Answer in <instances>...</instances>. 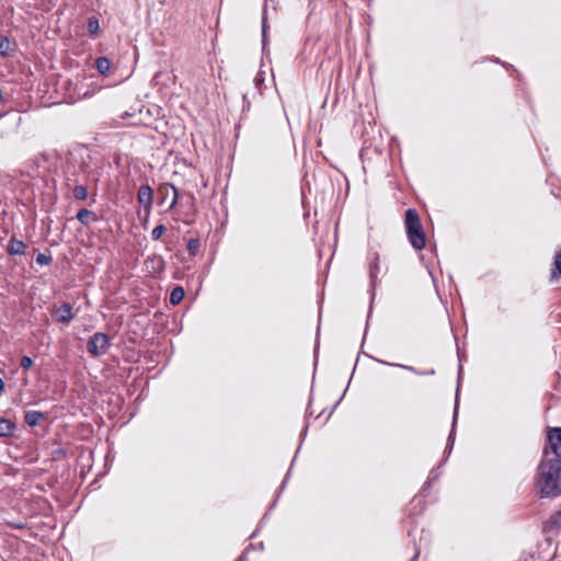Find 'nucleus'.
<instances>
[{
	"instance_id": "obj_1",
	"label": "nucleus",
	"mask_w": 561,
	"mask_h": 561,
	"mask_svg": "<svg viewBox=\"0 0 561 561\" xmlns=\"http://www.w3.org/2000/svg\"><path fill=\"white\" fill-rule=\"evenodd\" d=\"M561 462L559 458H550L543 451V459L538 467L537 488L543 497H556L561 494L560 486Z\"/></svg>"
},
{
	"instance_id": "obj_2",
	"label": "nucleus",
	"mask_w": 561,
	"mask_h": 561,
	"mask_svg": "<svg viewBox=\"0 0 561 561\" xmlns=\"http://www.w3.org/2000/svg\"><path fill=\"white\" fill-rule=\"evenodd\" d=\"M404 226L408 239L415 250H422L425 247V233L421 224L417 211L413 208H409L405 211Z\"/></svg>"
},
{
	"instance_id": "obj_3",
	"label": "nucleus",
	"mask_w": 561,
	"mask_h": 561,
	"mask_svg": "<svg viewBox=\"0 0 561 561\" xmlns=\"http://www.w3.org/2000/svg\"><path fill=\"white\" fill-rule=\"evenodd\" d=\"M110 337L102 332L94 333L88 341L87 348L91 356L100 357L110 348Z\"/></svg>"
},
{
	"instance_id": "obj_4",
	"label": "nucleus",
	"mask_w": 561,
	"mask_h": 561,
	"mask_svg": "<svg viewBox=\"0 0 561 561\" xmlns=\"http://www.w3.org/2000/svg\"><path fill=\"white\" fill-rule=\"evenodd\" d=\"M548 443L550 449L545 448V451L549 453L550 458H559L561 462V427H554L548 432Z\"/></svg>"
},
{
	"instance_id": "obj_5",
	"label": "nucleus",
	"mask_w": 561,
	"mask_h": 561,
	"mask_svg": "<svg viewBox=\"0 0 561 561\" xmlns=\"http://www.w3.org/2000/svg\"><path fill=\"white\" fill-rule=\"evenodd\" d=\"M53 314L55 316L57 322H60L64 324L70 323L72 321V319L75 318V314L72 312V307L70 304H67V302H65L60 307L56 308L53 311Z\"/></svg>"
},
{
	"instance_id": "obj_6",
	"label": "nucleus",
	"mask_w": 561,
	"mask_h": 561,
	"mask_svg": "<svg viewBox=\"0 0 561 561\" xmlns=\"http://www.w3.org/2000/svg\"><path fill=\"white\" fill-rule=\"evenodd\" d=\"M138 202L149 211L152 207L153 191L149 185H141L137 194Z\"/></svg>"
},
{
	"instance_id": "obj_7",
	"label": "nucleus",
	"mask_w": 561,
	"mask_h": 561,
	"mask_svg": "<svg viewBox=\"0 0 561 561\" xmlns=\"http://www.w3.org/2000/svg\"><path fill=\"white\" fill-rule=\"evenodd\" d=\"M15 431V424L4 417H0V437H10Z\"/></svg>"
},
{
	"instance_id": "obj_8",
	"label": "nucleus",
	"mask_w": 561,
	"mask_h": 561,
	"mask_svg": "<svg viewBox=\"0 0 561 561\" xmlns=\"http://www.w3.org/2000/svg\"><path fill=\"white\" fill-rule=\"evenodd\" d=\"M25 243L21 240L11 239L8 245V252L12 255L23 254L25 251Z\"/></svg>"
},
{
	"instance_id": "obj_9",
	"label": "nucleus",
	"mask_w": 561,
	"mask_h": 561,
	"mask_svg": "<svg viewBox=\"0 0 561 561\" xmlns=\"http://www.w3.org/2000/svg\"><path fill=\"white\" fill-rule=\"evenodd\" d=\"M44 419V413L39 411H26L24 415L25 423L30 426H36Z\"/></svg>"
},
{
	"instance_id": "obj_10",
	"label": "nucleus",
	"mask_w": 561,
	"mask_h": 561,
	"mask_svg": "<svg viewBox=\"0 0 561 561\" xmlns=\"http://www.w3.org/2000/svg\"><path fill=\"white\" fill-rule=\"evenodd\" d=\"M14 51V46L11 44L7 36H0V55L9 57Z\"/></svg>"
},
{
	"instance_id": "obj_11",
	"label": "nucleus",
	"mask_w": 561,
	"mask_h": 561,
	"mask_svg": "<svg viewBox=\"0 0 561 561\" xmlns=\"http://www.w3.org/2000/svg\"><path fill=\"white\" fill-rule=\"evenodd\" d=\"M111 66H112V62L107 57H99L95 60V67H96L98 71L103 76L108 75Z\"/></svg>"
},
{
	"instance_id": "obj_12",
	"label": "nucleus",
	"mask_w": 561,
	"mask_h": 561,
	"mask_svg": "<svg viewBox=\"0 0 561 561\" xmlns=\"http://www.w3.org/2000/svg\"><path fill=\"white\" fill-rule=\"evenodd\" d=\"M170 190L173 193V198H172V202L170 204V208H173L178 204L179 198H180L178 188L173 184H169V183H164V184H162L159 187V192H163L164 191L165 194H168Z\"/></svg>"
},
{
	"instance_id": "obj_13",
	"label": "nucleus",
	"mask_w": 561,
	"mask_h": 561,
	"mask_svg": "<svg viewBox=\"0 0 561 561\" xmlns=\"http://www.w3.org/2000/svg\"><path fill=\"white\" fill-rule=\"evenodd\" d=\"M184 295V289L181 286H176L175 288L172 289L170 294V302L172 305L180 304L183 300Z\"/></svg>"
},
{
	"instance_id": "obj_14",
	"label": "nucleus",
	"mask_w": 561,
	"mask_h": 561,
	"mask_svg": "<svg viewBox=\"0 0 561 561\" xmlns=\"http://www.w3.org/2000/svg\"><path fill=\"white\" fill-rule=\"evenodd\" d=\"M91 217H93V213L85 208L80 209L76 216V218L84 226H88L90 224Z\"/></svg>"
},
{
	"instance_id": "obj_15",
	"label": "nucleus",
	"mask_w": 561,
	"mask_h": 561,
	"mask_svg": "<svg viewBox=\"0 0 561 561\" xmlns=\"http://www.w3.org/2000/svg\"><path fill=\"white\" fill-rule=\"evenodd\" d=\"M73 197L79 201H83L88 196V190L84 185H77L73 187Z\"/></svg>"
},
{
	"instance_id": "obj_16",
	"label": "nucleus",
	"mask_w": 561,
	"mask_h": 561,
	"mask_svg": "<svg viewBox=\"0 0 561 561\" xmlns=\"http://www.w3.org/2000/svg\"><path fill=\"white\" fill-rule=\"evenodd\" d=\"M199 241L198 239H190L187 242V251L190 254L195 255L199 251Z\"/></svg>"
},
{
	"instance_id": "obj_17",
	"label": "nucleus",
	"mask_w": 561,
	"mask_h": 561,
	"mask_svg": "<svg viewBox=\"0 0 561 561\" xmlns=\"http://www.w3.org/2000/svg\"><path fill=\"white\" fill-rule=\"evenodd\" d=\"M165 232V227L163 225L156 226L151 231V238L153 240H159L163 233Z\"/></svg>"
},
{
	"instance_id": "obj_18",
	"label": "nucleus",
	"mask_w": 561,
	"mask_h": 561,
	"mask_svg": "<svg viewBox=\"0 0 561 561\" xmlns=\"http://www.w3.org/2000/svg\"><path fill=\"white\" fill-rule=\"evenodd\" d=\"M378 255L376 254L374 257V261L370 263L369 274L370 278L374 279L377 276L378 273Z\"/></svg>"
},
{
	"instance_id": "obj_19",
	"label": "nucleus",
	"mask_w": 561,
	"mask_h": 561,
	"mask_svg": "<svg viewBox=\"0 0 561 561\" xmlns=\"http://www.w3.org/2000/svg\"><path fill=\"white\" fill-rule=\"evenodd\" d=\"M88 30L90 33L95 34L99 30V21L95 18H90L88 21Z\"/></svg>"
},
{
	"instance_id": "obj_20",
	"label": "nucleus",
	"mask_w": 561,
	"mask_h": 561,
	"mask_svg": "<svg viewBox=\"0 0 561 561\" xmlns=\"http://www.w3.org/2000/svg\"><path fill=\"white\" fill-rule=\"evenodd\" d=\"M51 262V256L44 253H38L36 256V263L39 265H47Z\"/></svg>"
},
{
	"instance_id": "obj_21",
	"label": "nucleus",
	"mask_w": 561,
	"mask_h": 561,
	"mask_svg": "<svg viewBox=\"0 0 561 561\" xmlns=\"http://www.w3.org/2000/svg\"><path fill=\"white\" fill-rule=\"evenodd\" d=\"M21 367L28 369L33 366V359L28 356H23L20 362Z\"/></svg>"
},
{
	"instance_id": "obj_22",
	"label": "nucleus",
	"mask_w": 561,
	"mask_h": 561,
	"mask_svg": "<svg viewBox=\"0 0 561 561\" xmlns=\"http://www.w3.org/2000/svg\"><path fill=\"white\" fill-rule=\"evenodd\" d=\"M556 265H557L559 272L561 273V250H560V253L556 256Z\"/></svg>"
},
{
	"instance_id": "obj_23",
	"label": "nucleus",
	"mask_w": 561,
	"mask_h": 561,
	"mask_svg": "<svg viewBox=\"0 0 561 561\" xmlns=\"http://www.w3.org/2000/svg\"><path fill=\"white\" fill-rule=\"evenodd\" d=\"M152 263L157 262L158 264V268L161 270L162 268V265H163V261L161 257H153L152 260Z\"/></svg>"
},
{
	"instance_id": "obj_24",
	"label": "nucleus",
	"mask_w": 561,
	"mask_h": 561,
	"mask_svg": "<svg viewBox=\"0 0 561 561\" xmlns=\"http://www.w3.org/2000/svg\"><path fill=\"white\" fill-rule=\"evenodd\" d=\"M399 367L403 368V369H407V370H410L412 373H415V369L411 366H405V365H398Z\"/></svg>"
},
{
	"instance_id": "obj_25",
	"label": "nucleus",
	"mask_w": 561,
	"mask_h": 561,
	"mask_svg": "<svg viewBox=\"0 0 561 561\" xmlns=\"http://www.w3.org/2000/svg\"><path fill=\"white\" fill-rule=\"evenodd\" d=\"M187 201L193 206V204H194V196L192 194H188L187 195Z\"/></svg>"
},
{
	"instance_id": "obj_26",
	"label": "nucleus",
	"mask_w": 561,
	"mask_h": 561,
	"mask_svg": "<svg viewBox=\"0 0 561 561\" xmlns=\"http://www.w3.org/2000/svg\"><path fill=\"white\" fill-rule=\"evenodd\" d=\"M4 383L3 380L0 378V393L3 391Z\"/></svg>"
},
{
	"instance_id": "obj_27",
	"label": "nucleus",
	"mask_w": 561,
	"mask_h": 561,
	"mask_svg": "<svg viewBox=\"0 0 561 561\" xmlns=\"http://www.w3.org/2000/svg\"><path fill=\"white\" fill-rule=\"evenodd\" d=\"M262 33H263V38H264L265 37V27L264 26H263Z\"/></svg>"
}]
</instances>
